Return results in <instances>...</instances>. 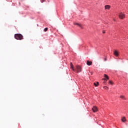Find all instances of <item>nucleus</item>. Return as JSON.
I'll list each match as a JSON object with an SVG mask.
<instances>
[{"mask_svg": "<svg viewBox=\"0 0 128 128\" xmlns=\"http://www.w3.org/2000/svg\"><path fill=\"white\" fill-rule=\"evenodd\" d=\"M44 0H41V2H43Z\"/></svg>", "mask_w": 128, "mask_h": 128, "instance_id": "18", "label": "nucleus"}, {"mask_svg": "<svg viewBox=\"0 0 128 128\" xmlns=\"http://www.w3.org/2000/svg\"><path fill=\"white\" fill-rule=\"evenodd\" d=\"M105 10H110V5H106L104 6Z\"/></svg>", "mask_w": 128, "mask_h": 128, "instance_id": "7", "label": "nucleus"}, {"mask_svg": "<svg viewBox=\"0 0 128 128\" xmlns=\"http://www.w3.org/2000/svg\"><path fill=\"white\" fill-rule=\"evenodd\" d=\"M104 78H106V80H108V76L107 74H104Z\"/></svg>", "mask_w": 128, "mask_h": 128, "instance_id": "11", "label": "nucleus"}, {"mask_svg": "<svg viewBox=\"0 0 128 128\" xmlns=\"http://www.w3.org/2000/svg\"><path fill=\"white\" fill-rule=\"evenodd\" d=\"M86 64H88V66H92V62L87 61Z\"/></svg>", "mask_w": 128, "mask_h": 128, "instance_id": "8", "label": "nucleus"}, {"mask_svg": "<svg viewBox=\"0 0 128 128\" xmlns=\"http://www.w3.org/2000/svg\"><path fill=\"white\" fill-rule=\"evenodd\" d=\"M114 56H118V50H116L114 52Z\"/></svg>", "mask_w": 128, "mask_h": 128, "instance_id": "5", "label": "nucleus"}, {"mask_svg": "<svg viewBox=\"0 0 128 128\" xmlns=\"http://www.w3.org/2000/svg\"><path fill=\"white\" fill-rule=\"evenodd\" d=\"M102 80H106V78H104V79H102Z\"/></svg>", "mask_w": 128, "mask_h": 128, "instance_id": "21", "label": "nucleus"}, {"mask_svg": "<svg viewBox=\"0 0 128 128\" xmlns=\"http://www.w3.org/2000/svg\"><path fill=\"white\" fill-rule=\"evenodd\" d=\"M120 98H122V100H126V97H124V96H120Z\"/></svg>", "mask_w": 128, "mask_h": 128, "instance_id": "10", "label": "nucleus"}, {"mask_svg": "<svg viewBox=\"0 0 128 128\" xmlns=\"http://www.w3.org/2000/svg\"><path fill=\"white\" fill-rule=\"evenodd\" d=\"M74 26H80V28H82V25L80 24L76 23V22H74Z\"/></svg>", "mask_w": 128, "mask_h": 128, "instance_id": "6", "label": "nucleus"}, {"mask_svg": "<svg viewBox=\"0 0 128 128\" xmlns=\"http://www.w3.org/2000/svg\"><path fill=\"white\" fill-rule=\"evenodd\" d=\"M104 88H105V90H108V87L106 86H104Z\"/></svg>", "mask_w": 128, "mask_h": 128, "instance_id": "14", "label": "nucleus"}, {"mask_svg": "<svg viewBox=\"0 0 128 128\" xmlns=\"http://www.w3.org/2000/svg\"><path fill=\"white\" fill-rule=\"evenodd\" d=\"M104 62H106V58H105L104 60Z\"/></svg>", "mask_w": 128, "mask_h": 128, "instance_id": "19", "label": "nucleus"}, {"mask_svg": "<svg viewBox=\"0 0 128 128\" xmlns=\"http://www.w3.org/2000/svg\"><path fill=\"white\" fill-rule=\"evenodd\" d=\"M102 32H103V34H106V31L103 30Z\"/></svg>", "mask_w": 128, "mask_h": 128, "instance_id": "17", "label": "nucleus"}, {"mask_svg": "<svg viewBox=\"0 0 128 128\" xmlns=\"http://www.w3.org/2000/svg\"><path fill=\"white\" fill-rule=\"evenodd\" d=\"M94 86H98L97 84H96V83H94Z\"/></svg>", "mask_w": 128, "mask_h": 128, "instance_id": "16", "label": "nucleus"}, {"mask_svg": "<svg viewBox=\"0 0 128 128\" xmlns=\"http://www.w3.org/2000/svg\"><path fill=\"white\" fill-rule=\"evenodd\" d=\"M75 70H76L77 72H82V68L80 66H76Z\"/></svg>", "mask_w": 128, "mask_h": 128, "instance_id": "2", "label": "nucleus"}, {"mask_svg": "<svg viewBox=\"0 0 128 128\" xmlns=\"http://www.w3.org/2000/svg\"><path fill=\"white\" fill-rule=\"evenodd\" d=\"M70 66L71 68H72L73 70H74V66L72 65V63L70 62Z\"/></svg>", "mask_w": 128, "mask_h": 128, "instance_id": "9", "label": "nucleus"}, {"mask_svg": "<svg viewBox=\"0 0 128 128\" xmlns=\"http://www.w3.org/2000/svg\"><path fill=\"white\" fill-rule=\"evenodd\" d=\"M92 110H93L94 112H96L98 111V108L96 106H94L92 108Z\"/></svg>", "mask_w": 128, "mask_h": 128, "instance_id": "4", "label": "nucleus"}, {"mask_svg": "<svg viewBox=\"0 0 128 128\" xmlns=\"http://www.w3.org/2000/svg\"><path fill=\"white\" fill-rule=\"evenodd\" d=\"M109 82L110 84H112V81H110Z\"/></svg>", "mask_w": 128, "mask_h": 128, "instance_id": "15", "label": "nucleus"}, {"mask_svg": "<svg viewBox=\"0 0 128 128\" xmlns=\"http://www.w3.org/2000/svg\"><path fill=\"white\" fill-rule=\"evenodd\" d=\"M48 28H46L44 30V32H48Z\"/></svg>", "mask_w": 128, "mask_h": 128, "instance_id": "13", "label": "nucleus"}, {"mask_svg": "<svg viewBox=\"0 0 128 128\" xmlns=\"http://www.w3.org/2000/svg\"><path fill=\"white\" fill-rule=\"evenodd\" d=\"M126 14H124L122 12L120 13V14H119V18H121V20H122V18H124Z\"/></svg>", "mask_w": 128, "mask_h": 128, "instance_id": "3", "label": "nucleus"}, {"mask_svg": "<svg viewBox=\"0 0 128 128\" xmlns=\"http://www.w3.org/2000/svg\"><path fill=\"white\" fill-rule=\"evenodd\" d=\"M14 38L16 40H24V36L22 34H15L14 35Z\"/></svg>", "mask_w": 128, "mask_h": 128, "instance_id": "1", "label": "nucleus"}, {"mask_svg": "<svg viewBox=\"0 0 128 128\" xmlns=\"http://www.w3.org/2000/svg\"><path fill=\"white\" fill-rule=\"evenodd\" d=\"M122 122H126V118L124 117L122 119Z\"/></svg>", "mask_w": 128, "mask_h": 128, "instance_id": "12", "label": "nucleus"}, {"mask_svg": "<svg viewBox=\"0 0 128 128\" xmlns=\"http://www.w3.org/2000/svg\"><path fill=\"white\" fill-rule=\"evenodd\" d=\"M96 84H97V85L98 86V84H99L98 82H97Z\"/></svg>", "mask_w": 128, "mask_h": 128, "instance_id": "20", "label": "nucleus"}]
</instances>
